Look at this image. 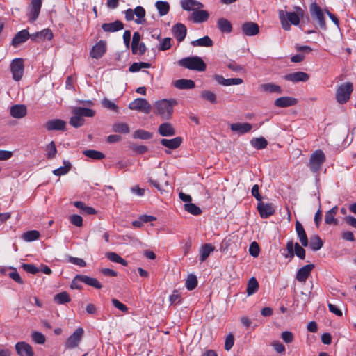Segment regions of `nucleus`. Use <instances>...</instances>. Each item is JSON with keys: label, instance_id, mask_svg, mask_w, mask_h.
I'll return each mask as SVG.
<instances>
[{"label": "nucleus", "instance_id": "7", "mask_svg": "<svg viewBox=\"0 0 356 356\" xmlns=\"http://www.w3.org/2000/svg\"><path fill=\"white\" fill-rule=\"evenodd\" d=\"M129 108L148 114L152 111V106L149 102L143 98H137L131 102L129 104Z\"/></svg>", "mask_w": 356, "mask_h": 356}, {"label": "nucleus", "instance_id": "63", "mask_svg": "<svg viewBox=\"0 0 356 356\" xmlns=\"http://www.w3.org/2000/svg\"><path fill=\"white\" fill-rule=\"evenodd\" d=\"M279 17H280V22H281V24H282V28L286 30V31H289L291 29V25L290 24L287 22V20L285 18V15H284V13L282 10H280L279 12Z\"/></svg>", "mask_w": 356, "mask_h": 356}, {"label": "nucleus", "instance_id": "27", "mask_svg": "<svg viewBox=\"0 0 356 356\" xmlns=\"http://www.w3.org/2000/svg\"><path fill=\"white\" fill-rule=\"evenodd\" d=\"M297 99L291 97H282L275 101V105L277 107L284 108L296 104Z\"/></svg>", "mask_w": 356, "mask_h": 356}, {"label": "nucleus", "instance_id": "12", "mask_svg": "<svg viewBox=\"0 0 356 356\" xmlns=\"http://www.w3.org/2000/svg\"><path fill=\"white\" fill-rule=\"evenodd\" d=\"M15 347L19 356H34L32 347L24 341L17 342Z\"/></svg>", "mask_w": 356, "mask_h": 356}, {"label": "nucleus", "instance_id": "29", "mask_svg": "<svg viewBox=\"0 0 356 356\" xmlns=\"http://www.w3.org/2000/svg\"><path fill=\"white\" fill-rule=\"evenodd\" d=\"M27 110L24 105L16 104L11 106L10 115L15 118H22L26 115Z\"/></svg>", "mask_w": 356, "mask_h": 356}, {"label": "nucleus", "instance_id": "47", "mask_svg": "<svg viewBox=\"0 0 356 356\" xmlns=\"http://www.w3.org/2000/svg\"><path fill=\"white\" fill-rule=\"evenodd\" d=\"M106 256L110 261L113 262L120 264L124 266L127 265V261L115 252H108L106 253Z\"/></svg>", "mask_w": 356, "mask_h": 356}, {"label": "nucleus", "instance_id": "45", "mask_svg": "<svg viewBox=\"0 0 356 356\" xmlns=\"http://www.w3.org/2000/svg\"><path fill=\"white\" fill-rule=\"evenodd\" d=\"M83 154L86 156L94 160H101L105 157L104 154L102 152L93 149L84 150L83 152Z\"/></svg>", "mask_w": 356, "mask_h": 356}, {"label": "nucleus", "instance_id": "22", "mask_svg": "<svg viewBox=\"0 0 356 356\" xmlns=\"http://www.w3.org/2000/svg\"><path fill=\"white\" fill-rule=\"evenodd\" d=\"M172 33L178 42H181L186 38L187 29L184 24L177 23L172 27Z\"/></svg>", "mask_w": 356, "mask_h": 356}, {"label": "nucleus", "instance_id": "14", "mask_svg": "<svg viewBox=\"0 0 356 356\" xmlns=\"http://www.w3.org/2000/svg\"><path fill=\"white\" fill-rule=\"evenodd\" d=\"M257 210L262 218H267L275 212L271 203H264L261 201L257 204Z\"/></svg>", "mask_w": 356, "mask_h": 356}, {"label": "nucleus", "instance_id": "17", "mask_svg": "<svg viewBox=\"0 0 356 356\" xmlns=\"http://www.w3.org/2000/svg\"><path fill=\"white\" fill-rule=\"evenodd\" d=\"M241 30L244 35L253 36L259 33V27L257 23L248 22L242 25Z\"/></svg>", "mask_w": 356, "mask_h": 356}, {"label": "nucleus", "instance_id": "62", "mask_svg": "<svg viewBox=\"0 0 356 356\" xmlns=\"http://www.w3.org/2000/svg\"><path fill=\"white\" fill-rule=\"evenodd\" d=\"M22 268L26 272L33 275L39 272V269L33 264H23Z\"/></svg>", "mask_w": 356, "mask_h": 356}, {"label": "nucleus", "instance_id": "31", "mask_svg": "<svg viewBox=\"0 0 356 356\" xmlns=\"http://www.w3.org/2000/svg\"><path fill=\"white\" fill-rule=\"evenodd\" d=\"M182 138L181 137H176L172 139L163 138L161 140V144L169 149H175L180 146Z\"/></svg>", "mask_w": 356, "mask_h": 356}, {"label": "nucleus", "instance_id": "54", "mask_svg": "<svg viewBox=\"0 0 356 356\" xmlns=\"http://www.w3.org/2000/svg\"><path fill=\"white\" fill-rule=\"evenodd\" d=\"M201 97L211 103L215 104L217 102L216 95L211 90H204L201 94Z\"/></svg>", "mask_w": 356, "mask_h": 356}, {"label": "nucleus", "instance_id": "2", "mask_svg": "<svg viewBox=\"0 0 356 356\" xmlns=\"http://www.w3.org/2000/svg\"><path fill=\"white\" fill-rule=\"evenodd\" d=\"M177 104L174 99L158 100L154 104V113L163 120H169L173 113V106Z\"/></svg>", "mask_w": 356, "mask_h": 356}, {"label": "nucleus", "instance_id": "36", "mask_svg": "<svg viewBox=\"0 0 356 356\" xmlns=\"http://www.w3.org/2000/svg\"><path fill=\"white\" fill-rule=\"evenodd\" d=\"M81 278L83 282L87 285L91 286L97 289H100L102 288V284L96 278L90 277L83 275H82Z\"/></svg>", "mask_w": 356, "mask_h": 356}, {"label": "nucleus", "instance_id": "33", "mask_svg": "<svg viewBox=\"0 0 356 356\" xmlns=\"http://www.w3.org/2000/svg\"><path fill=\"white\" fill-rule=\"evenodd\" d=\"M175 86L179 89H192L195 87V84L190 79H180L175 81Z\"/></svg>", "mask_w": 356, "mask_h": 356}, {"label": "nucleus", "instance_id": "20", "mask_svg": "<svg viewBox=\"0 0 356 356\" xmlns=\"http://www.w3.org/2000/svg\"><path fill=\"white\" fill-rule=\"evenodd\" d=\"M181 6L184 10L194 12L196 10L202 9L204 5L196 0H181Z\"/></svg>", "mask_w": 356, "mask_h": 356}, {"label": "nucleus", "instance_id": "10", "mask_svg": "<svg viewBox=\"0 0 356 356\" xmlns=\"http://www.w3.org/2000/svg\"><path fill=\"white\" fill-rule=\"evenodd\" d=\"M106 49V42L99 40L92 47L90 51V56L92 58L99 59L105 54Z\"/></svg>", "mask_w": 356, "mask_h": 356}, {"label": "nucleus", "instance_id": "34", "mask_svg": "<svg viewBox=\"0 0 356 356\" xmlns=\"http://www.w3.org/2000/svg\"><path fill=\"white\" fill-rule=\"evenodd\" d=\"M338 207L337 206L332 207L331 209H330L327 212H326L325 216V223L330 225V224H337V220L335 219V216L337 213Z\"/></svg>", "mask_w": 356, "mask_h": 356}, {"label": "nucleus", "instance_id": "26", "mask_svg": "<svg viewBox=\"0 0 356 356\" xmlns=\"http://www.w3.org/2000/svg\"><path fill=\"white\" fill-rule=\"evenodd\" d=\"M309 75L303 72H296L284 76V79L292 82L306 81L309 79Z\"/></svg>", "mask_w": 356, "mask_h": 356}, {"label": "nucleus", "instance_id": "37", "mask_svg": "<svg viewBox=\"0 0 356 356\" xmlns=\"http://www.w3.org/2000/svg\"><path fill=\"white\" fill-rule=\"evenodd\" d=\"M323 245V241L318 235L311 236L309 246L313 251L319 250Z\"/></svg>", "mask_w": 356, "mask_h": 356}, {"label": "nucleus", "instance_id": "23", "mask_svg": "<svg viewBox=\"0 0 356 356\" xmlns=\"http://www.w3.org/2000/svg\"><path fill=\"white\" fill-rule=\"evenodd\" d=\"M209 14L204 10H196L192 13L190 19L195 23H202L208 20Z\"/></svg>", "mask_w": 356, "mask_h": 356}, {"label": "nucleus", "instance_id": "19", "mask_svg": "<svg viewBox=\"0 0 356 356\" xmlns=\"http://www.w3.org/2000/svg\"><path fill=\"white\" fill-rule=\"evenodd\" d=\"M213 79L219 84L224 86H229L232 85H238L243 83V79L241 78H229L225 79L222 75L216 74L213 76Z\"/></svg>", "mask_w": 356, "mask_h": 356}, {"label": "nucleus", "instance_id": "56", "mask_svg": "<svg viewBox=\"0 0 356 356\" xmlns=\"http://www.w3.org/2000/svg\"><path fill=\"white\" fill-rule=\"evenodd\" d=\"M286 15L287 17V19L295 26H297L300 23V17L299 15L295 12H286Z\"/></svg>", "mask_w": 356, "mask_h": 356}, {"label": "nucleus", "instance_id": "5", "mask_svg": "<svg viewBox=\"0 0 356 356\" xmlns=\"http://www.w3.org/2000/svg\"><path fill=\"white\" fill-rule=\"evenodd\" d=\"M84 334L82 327H78L66 340L65 346L67 349L76 348L81 343Z\"/></svg>", "mask_w": 356, "mask_h": 356}, {"label": "nucleus", "instance_id": "21", "mask_svg": "<svg viewBox=\"0 0 356 356\" xmlns=\"http://www.w3.org/2000/svg\"><path fill=\"white\" fill-rule=\"evenodd\" d=\"M252 128V124L248 122H237L230 124L231 130L241 135L250 132Z\"/></svg>", "mask_w": 356, "mask_h": 356}, {"label": "nucleus", "instance_id": "58", "mask_svg": "<svg viewBox=\"0 0 356 356\" xmlns=\"http://www.w3.org/2000/svg\"><path fill=\"white\" fill-rule=\"evenodd\" d=\"M281 338L286 343H291L294 340V335L290 331H284L281 333Z\"/></svg>", "mask_w": 356, "mask_h": 356}, {"label": "nucleus", "instance_id": "13", "mask_svg": "<svg viewBox=\"0 0 356 356\" xmlns=\"http://www.w3.org/2000/svg\"><path fill=\"white\" fill-rule=\"evenodd\" d=\"M52 38V31L49 29H44L40 31L31 34V40L36 42H40L45 40H51Z\"/></svg>", "mask_w": 356, "mask_h": 356}, {"label": "nucleus", "instance_id": "18", "mask_svg": "<svg viewBox=\"0 0 356 356\" xmlns=\"http://www.w3.org/2000/svg\"><path fill=\"white\" fill-rule=\"evenodd\" d=\"M29 38H31V34H29L28 30H22L15 34L12 40L11 44L14 47H17L22 43L25 42Z\"/></svg>", "mask_w": 356, "mask_h": 356}, {"label": "nucleus", "instance_id": "44", "mask_svg": "<svg viewBox=\"0 0 356 356\" xmlns=\"http://www.w3.org/2000/svg\"><path fill=\"white\" fill-rule=\"evenodd\" d=\"M259 289V284L255 277L250 279L247 286V293L248 296H251L255 293Z\"/></svg>", "mask_w": 356, "mask_h": 356}, {"label": "nucleus", "instance_id": "59", "mask_svg": "<svg viewBox=\"0 0 356 356\" xmlns=\"http://www.w3.org/2000/svg\"><path fill=\"white\" fill-rule=\"evenodd\" d=\"M171 47V38H165L161 42L160 46L158 47L160 51H166L170 49Z\"/></svg>", "mask_w": 356, "mask_h": 356}, {"label": "nucleus", "instance_id": "30", "mask_svg": "<svg viewBox=\"0 0 356 356\" xmlns=\"http://www.w3.org/2000/svg\"><path fill=\"white\" fill-rule=\"evenodd\" d=\"M154 177L155 179H153V177L149 178V182L152 184L155 188L160 190V181H163L164 180V177L166 176V173L165 170L159 169L157 171H156L154 173Z\"/></svg>", "mask_w": 356, "mask_h": 356}, {"label": "nucleus", "instance_id": "60", "mask_svg": "<svg viewBox=\"0 0 356 356\" xmlns=\"http://www.w3.org/2000/svg\"><path fill=\"white\" fill-rule=\"evenodd\" d=\"M102 103L105 108L118 112V106L112 101L108 99H104Z\"/></svg>", "mask_w": 356, "mask_h": 356}, {"label": "nucleus", "instance_id": "51", "mask_svg": "<svg viewBox=\"0 0 356 356\" xmlns=\"http://www.w3.org/2000/svg\"><path fill=\"white\" fill-rule=\"evenodd\" d=\"M64 166L60 167L53 171V173L56 176H60L67 174L70 168L71 163L69 161H64Z\"/></svg>", "mask_w": 356, "mask_h": 356}, {"label": "nucleus", "instance_id": "64", "mask_svg": "<svg viewBox=\"0 0 356 356\" xmlns=\"http://www.w3.org/2000/svg\"><path fill=\"white\" fill-rule=\"evenodd\" d=\"M234 338L232 334H229L225 339V349L226 350H229L234 346Z\"/></svg>", "mask_w": 356, "mask_h": 356}, {"label": "nucleus", "instance_id": "16", "mask_svg": "<svg viewBox=\"0 0 356 356\" xmlns=\"http://www.w3.org/2000/svg\"><path fill=\"white\" fill-rule=\"evenodd\" d=\"M314 268V264H307L300 268L296 273V280L300 282H305Z\"/></svg>", "mask_w": 356, "mask_h": 356}, {"label": "nucleus", "instance_id": "4", "mask_svg": "<svg viewBox=\"0 0 356 356\" xmlns=\"http://www.w3.org/2000/svg\"><path fill=\"white\" fill-rule=\"evenodd\" d=\"M325 161V155L321 149L314 151L310 156L309 161V168L314 172H318Z\"/></svg>", "mask_w": 356, "mask_h": 356}, {"label": "nucleus", "instance_id": "24", "mask_svg": "<svg viewBox=\"0 0 356 356\" xmlns=\"http://www.w3.org/2000/svg\"><path fill=\"white\" fill-rule=\"evenodd\" d=\"M158 132L161 136H173L176 131L173 126L168 122L162 123L158 128Z\"/></svg>", "mask_w": 356, "mask_h": 356}, {"label": "nucleus", "instance_id": "28", "mask_svg": "<svg viewBox=\"0 0 356 356\" xmlns=\"http://www.w3.org/2000/svg\"><path fill=\"white\" fill-rule=\"evenodd\" d=\"M296 231L302 245L307 247L309 245L307 236L303 226L299 221L296 222Z\"/></svg>", "mask_w": 356, "mask_h": 356}, {"label": "nucleus", "instance_id": "38", "mask_svg": "<svg viewBox=\"0 0 356 356\" xmlns=\"http://www.w3.org/2000/svg\"><path fill=\"white\" fill-rule=\"evenodd\" d=\"M250 144L257 149H262L266 147L268 141L263 137L254 138L250 140Z\"/></svg>", "mask_w": 356, "mask_h": 356}, {"label": "nucleus", "instance_id": "3", "mask_svg": "<svg viewBox=\"0 0 356 356\" xmlns=\"http://www.w3.org/2000/svg\"><path fill=\"white\" fill-rule=\"evenodd\" d=\"M179 65L185 68L199 72H204L207 68L204 60L197 56L184 58L179 61Z\"/></svg>", "mask_w": 356, "mask_h": 356}, {"label": "nucleus", "instance_id": "43", "mask_svg": "<svg viewBox=\"0 0 356 356\" xmlns=\"http://www.w3.org/2000/svg\"><path fill=\"white\" fill-rule=\"evenodd\" d=\"M153 134L143 129H138L134 132L133 137L136 139L149 140L152 138Z\"/></svg>", "mask_w": 356, "mask_h": 356}, {"label": "nucleus", "instance_id": "41", "mask_svg": "<svg viewBox=\"0 0 356 356\" xmlns=\"http://www.w3.org/2000/svg\"><path fill=\"white\" fill-rule=\"evenodd\" d=\"M134 10L135 15L137 17V19H135V22L136 24H143L145 21V10L143 8V7L138 6L135 8Z\"/></svg>", "mask_w": 356, "mask_h": 356}, {"label": "nucleus", "instance_id": "46", "mask_svg": "<svg viewBox=\"0 0 356 356\" xmlns=\"http://www.w3.org/2000/svg\"><path fill=\"white\" fill-rule=\"evenodd\" d=\"M113 131L116 133L128 134L130 131L129 127L124 122H116L113 125Z\"/></svg>", "mask_w": 356, "mask_h": 356}, {"label": "nucleus", "instance_id": "40", "mask_svg": "<svg viewBox=\"0 0 356 356\" xmlns=\"http://www.w3.org/2000/svg\"><path fill=\"white\" fill-rule=\"evenodd\" d=\"M194 47H209L213 45V41L209 36H204L202 38L194 40L191 42Z\"/></svg>", "mask_w": 356, "mask_h": 356}, {"label": "nucleus", "instance_id": "52", "mask_svg": "<svg viewBox=\"0 0 356 356\" xmlns=\"http://www.w3.org/2000/svg\"><path fill=\"white\" fill-rule=\"evenodd\" d=\"M150 66L151 65L149 63H134L130 65L129 70L131 72H136L140 71L142 68H149Z\"/></svg>", "mask_w": 356, "mask_h": 356}, {"label": "nucleus", "instance_id": "39", "mask_svg": "<svg viewBox=\"0 0 356 356\" xmlns=\"http://www.w3.org/2000/svg\"><path fill=\"white\" fill-rule=\"evenodd\" d=\"M218 27L223 33H229L232 31V26L229 21L225 18H220L218 21Z\"/></svg>", "mask_w": 356, "mask_h": 356}, {"label": "nucleus", "instance_id": "6", "mask_svg": "<svg viewBox=\"0 0 356 356\" xmlns=\"http://www.w3.org/2000/svg\"><path fill=\"white\" fill-rule=\"evenodd\" d=\"M312 18L318 21V26L321 29L325 31L327 29L325 17L321 8L316 3H312L309 8Z\"/></svg>", "mask_w": 356, "mask_h": 356}, {"label": "nucleus", "instance_id": "32", "mask_svg": "<svg viewBox=\"0 0 356 356\" xmlns=\"http://www.w3.org/2000/svg\"><path fill=\"white\" fill-rule=\"evenodd\" d=\"M215 250V247L211 243L203 245L200 250V260L201 262L204 261Z\"/></svg>", "mask_w": 356, "mask_h": 356}, {"label": "nucleus", "instance_id": "57", "mask_svg": "<svg viewBox=\"0 0 356 356\" xmlns=\"http://www.w3.org/2000/svg\"><path fill=\"white\" fill-rule=\"evenodd\" d=\"M32 339L38 344H44L46 341L45 336L39 332H33L31 334Z\"/></svg>", "mask_w": 356, "mask_h": 356}, {"label": "nucleus", "instance_id": "42", "mask_svg": "<svg viewBox=\"0 0 356 356\" xmlns=\"http://www.w3.org/2000/svg\"><path fill=\"white\" fill-rule=\"evenodd\" d=\"M155 6L161 16L167 15L170 10V5L167 1H158L156 2Z\"/></svg>", "mask_w": 356, "mask_h": 356}, {"label": "nucleus", "instance_id": "25", "mask_svg": "<svg viewBox=\"0 0 356 356\" xmlns=\"http://www.w3.org/2000/svg\"><path fill=\"white\" fill-rule=\"evenodd\" d=\"M102 29L104 32L113 33L120 31L124 29L123 23L120 20H116L112 23H104L102 25Z\"/></svg>", "mask_w": 356, "mask_h": 356}, {"label": "nucleus", "instance_id": "1", "mask_svg": "<svg viewBox=\"0 0 356 356\" xmlns=\"http://www.w3.org/2000/svg\"><path fill=\"white\" fill-rule=\"evenodd\" d=\"M72 116L70 118L69 123L74 128L82 127L85 123V117L92 118L95 115V111L91 108L83 107H75L72 111Z\"/></svg>", "mask_w": 356, "mask_h": 356}, {"label": "nucleus", "instance_id": "55", "mask_svg": "<svg viewBox=\"0 0 356 356\" xmlns=\"http://www.w3.org/2000/svg\"><path fill=\"white\" fill-rule=\"evenodd\" d=\"M47 150V158L53 159L55 157L57 153V149L56 147L55 143L51 141L46 147Z\"/></svg>", "mask_w": 356, "mask_h": 356}, {"label": "nucleus", "instance_id": "48", "mask_svg": "<svg viewBox=\"0 0 356 356\" xmlns=\"http://www.w3.org/2000/svg\"><path fill=\"white\" fill-rule=\"evenodd\" d=\"M54 300L58 304H65L71 300L69 294L65 291L55 295Z\"/></svg>", "mask_w": 356, "mask_h": 356}, {"label": "nucleus", "instance_id": "9", "mask_svg": "<svg viewBox=\"0 0 356 356\" xmlns=\"http://www.w3.org/2000/svg\"><path fill=\"white\" fill-rule=\"evenodd\" d=\"M10 71L14 80H20L24 74V60L22 58L13 60L10 63Z\"/></svg>", "mask_w": 356, "mask_h": 356}, {"label": "nucleus", "instance_id": "35", "mask_svg": "<svg viewBox=\"0 0 356 356\" xmlns=\"http://www.w3.org/2000/svg\"><path fill=\"white\" fill-rule=\"evenodd\" d=\"M353 90H337L336 99L339 104H344L350 99Z\"/></svg>", "mask_w": 356, "mask_h": 356}, {"label": "nucleus", "instance_id": "49", "mask_svg": "<svg viewBox=\"0 0 356 356\" xmlns=\"http://www.w3.org/2000/svg\"><path fill=\"white\" fill-rule=\"evenodd\" d=\"M40 237L39 232L36 230L28 231L23 234L22 238L28 242L33 241L38 239Z\"/></svg>", "mask_w": 356, "mask_h": 356}, {"label": "nucleus", "instance_id": "61", "mask_svg": "<svg viewBox=\"0 0 356 356\" xmlns=\"http://www.w3.org/2000/svg\"><path fill=\"white\" fill-rule=\"evenodd\" d=\"M271 345L277 353L283 354L286 351L285 346L279 341H273Z\"/></svg>", "mask_w": 356, "mask_h": 356}, {"label": "nucleus", "instance_id": "11", "mask_svg": "<svg viewBox=\"0 0 356 356\" xmlns=\"http://www.w3.org/2000/svg\"><path fill=\"white\" fill-rule=\"evenodd\" d=\"M42 7V0H31L30 6L29 7L28 17L31 22H35L39 16Z\"/></svg>", "mask_w": 356, "mask_h": 356}, {"label": "nucleus", "instance_id": "8", "mask_svg": "<svg viewBox=\"0 0 356 356\" xmlns=\"http://www.w3.org/2000/svg\"><path fill=\"white\" fill-rule=\"evenodd\" d=\"M286 250L289 252V255H286V257L291 259L294 257V254H296L300 259H305V250L298 243H293L292 241H288L286 243Z\"/></svg>", "mask_w": 356, "mask_h": 356}, {"label": "nucleus", "instance_id": "50", "mask_svg": "<svg viewBox=\"0 0 356 356\" xmlns=\"http://www.w3.org/2000/svg\"><path fill=\"white\" fill-rule=\"evenodd\" d=\"M184 209L189 213L194 215V216H198L202 213L201 209L193 203H186L184 204Z\"/></svg>", "mask_w": 356, "mask_h": 356}, {"label": "nucleus", "instance_id": "15", "mask_svg": "<svg viewBox=\"0 0 356 356\" xmlns=\"http://www.w3.org/2000/svg\"><path fill=\"white\" fill-rule=\"evenodd\" d=\"M65 127L66 122L60 119L51 120L44 124V127L48 131H64Z\"/></svg>", "mask_w": 356, "mask_h": 356}, {"label": "nucleus", "instance_id": "53", "mask_svg": "<svg viewBox=\"0 0 356 356\" xmlns=\"http://www.w3.org/2000/svg\"><path fill=\"white\" fill-rule=\"evenodd\" d=\"M197 284V280L195 275H189L186 280V286L188 290H193Z\"/></svg>", "mask_w": 356, "mask_h": 356}]
</instances>
